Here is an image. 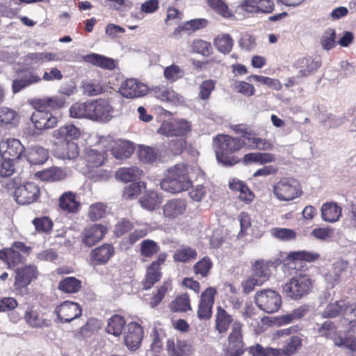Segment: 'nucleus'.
Masks as SVG:
<instances>
[{
  "mask_svg": "<svg viewBox=\"0 0 356 356\" xmlns=\"http://www.w3.org/2000/svg\"><path fill=\"white\" fill-rule=\"evenodd\" d=\"M114 108L108 99L99 98L86 102H76L70 108L73 118H87L92 121L107 122L113 118Z\"/></svg>",
  "mask_w": 356,
  "mask_h": 356,
  "instance_id": "1",
  "label": "nucleus"
},
{
  "mask_svg": "<svg viewBox=\"0 0 356 356\" xmlns=\"http://www.w3.org/2000/svg\"><path fill=\"white\" fill-rule=\"evenodd\" d=\"M217 161L224 166H234L241 161L238 152L245 146V140L238 136L218 134L213 138Z\"/></svg>",
  "mask_w": 356,
  "mask_h": 356,
  "instance_id": "2",
  "label": "nucleus"
},
{
  "mask_svg": "<svg viewBox=\"0 0 356 356\" xmlns=\"http://www.w3.org/2000/svg\"><path fill=\"white\" fill-rule=\"evenodd\" d=\"M160 186L162 190L173 194L188 191L192 186L188 166L184 163H178L168 169Z\"/></svg>",
  "mask_w": 356,
  "mask_h": 356,
  "instance_id": "3",
  "label": "nucleus"
},
{
  "mask_svg": "<svg viewBox=\"0 0 356 356\" xmlns=\"http://www.w3.org/2000/svg\"><path fill=\"white\" fill-rule=\"evenodd\" d=\"M314 287V280L307 274L300 273L289 279L282 286L284 294L294 300H300L309 294Z\"/></svg>",
  "mask_w": 356,
  "mask_h": 356,
  "instance_id": "4",
  "label": "nucleus"
},
{
  "mask_svg": "<svg viewBox=\"0 0 356 356\" xmlns=\"http://www.w3.org/2000/svg\"><path fill=\"white\" fill-rule=\"evenodd\" d=\"M275 197L280 201L289 202L300 197L302 193L300 182L293 177H282L273 188Z\"/></svg>",
  "mask_w": 356,
  "mask_h": 356,
  "instance_id": "5",
  "label": "nucleus"
},
{
  "mask_svg": "<svg viewBox=\"0 0 356 356\" xmlns=\"http://www.w3.org/2000/svg\"><path fill=\"white\" fill-rule=\"evenodd\" d=\"M32 105L35 109L30 118L35 128L32 135H40L42 131L56 126L58 118L51 112L44 108H39L40 104L35 101Z\"/></svg>",
  "mask_w": 356,
  "mask_h": 356,
  "instance_id": "6",
  "label": "nucleus"
},
{
  "mask_svg": "<svg viewBox=\"0 0 356 356\" xmlns=\"http://www.w3.org/2000/svg\"><path fill=\"white\" fill-rule=\"evenodd\" d=\"M254 299L257 307L268 314L277 312L282 302L280 293L270 289L257 291Z\"/></svg>",
  "mask_w": 356,
  "mask_h": 356,
  "instance_id": "7",
  "label": "nucleus"
},
{
  "mask_svg": "<svg viewBox=\"0 0 356 356\" xmlns=\"http://www.w3.org/2000/svg\"><path fill=\"white\" fill-rule=\"evenodd\" d=\"M30 250L31 248L24 243L15 241L10 248L0 250V259L6 263L9 268H13L24 261V258L20 252L29 254Z\"/></svg>",
  "mask_w": 356,
  "mask_h": 356,
  "instance_id": "8",
  "label": "nucleus"
},
{
  "mask_svg": "<svg viewBox=\"0 0 356 356\" xmlns=\"http://www.w3.org/2000/svg\"><path fill=\"white\" fill-rule=\"evenodd\" d=\"M167 257L165 252L159 253L156 259L146 268L145 275L142 281L144 290L150 289L160 281L162 277L161 266L165 264Z\"/></svg>",
  "mask_w": 356,
  "mask_h": 356,
  "instance_id": "9",
  "label": "nucleus"
},
{
  "mask_svg": "<svg viewBox=\"0 0 356 356\" xmlns=\"http://www.w3.org/2000/svg\"><path fill=\"white\" fill-rule=\"evenodd\" d=\"M14 197L15 201L21 205L36 202L40 197V188L34 182H26L15 188Z\"/></svg>",
  "mask_w": 356,
  "mask_h": 356,
  "instance_id": "10",
  "label": "nucleus"
},
{
  "mask_svg": "<svg viewBox=\"0 0 356 356\" xmlns=\"http://www.w3.org/2000/svg\"><path fill=\"white\" fill-rule=\"evenodd\" d=\"M15 277L14 288L16 291L21 292L22 290L35 281L39 275L38 267L33 264L25 265L17 268L15 270Z\"/></svg>",
  "mask_w": 356,
  "mask_h": 356,
  "instance_id": "11",
  "label": "nucleus"
},
{
  "mask_svg": "<svg viewBox=\"0 0 356 356\" xmlns=\"http://www.w3.org/2000/svg\"><path fill=\"white\" fill-rule=\"evenodd\" d=\"M245 351L242 335V324L234 321L232 325V332L228 337V345L225 356H241Z\"/></svg>",
  "mask_w": 356,
  "mask_h": 356,
  "instance_id": "12",
  "label": "nucleus"
},
{
  "mask_svg": "<svg viewBox=\"0 0 356 356\" xmlns=\"http://www.w3.org/2000/svg\"><path fill=\"white\" fill-rule=\"evenodd\" d=\"M191 123L186 120L179 119L172 121H164L158 129V133L168 137H183L191 132Z\"/></svg>",
  "mask_w": 356,
  "mask_h": 356,
  "instance_id": "13",
  "label": "nucleus"
},
{
  "mask_svg": "<svg viewBox=\"0 0 356 356\" xmlns=\"http://www.w3.org/2000/svg\"><path fill=\"white\" fill-rule=\"evenodd\" d=\"M216 294V289L212 286L207 288L201 293L197 310V316L200 320L207 321L211 318Z\"/></svg>",
  "mask_w": 356,
  "mask_h": 356,
  "instance_id": "14",
  "label": "nucleus"
},
{
  "mask_svg": "<svg viewBox=\"0 0 356 356\" xmlns=\"http://www.w3.org/2000/svg\"><path fill=\"white\" fill-rule=\"evenodd\" d=\"M147 85L134 78L127 79L121 83L119 92L125 98L135 99L143 97L147 92Z\"/></svg>",
  "mask_w": 356,
  "mask_h": 356,
  "instance_id": "15",
  "label": "nucleus"
},
{
  "mask_svg": "<svg viewBox=\"0 0 356 356\" xmlns=\"http://www.w3.org/2000/svg\"><path fill=\"white\" fill-rule=\"evenodd\" d=\"M188 208L186 199L175 197L168 200L162 207L163 216L170 220H176L183 216Z\"/></svg>",
  "mask_w": 356,
  "mask_h": 356,
  "instance_id": "16",
  "label": "nucleus"
},
{
  "mask_svg": "<svg viewBox=\"0 0 356 356\" xmlns=\"http://www.w3.org/2000/svg\"><path fill=\"white\" fill-rule=\"evenodd\" d=\"M115 248L113 244L105 243L92 249L89 254L90 264L92 266L106 265L115 255Z\"/></svg>",
  "mask_w": 356,
  "mask_h": 356,
  "instance_id": "17",
  "label": "nucleus"
},
{
  "mask_svg": "<svg viewBox=\"0 0 356 356\" xmlns=\"http://www.w3.org/2000/svg\"><path fill=\"white\" fill-rule=\"evenodd\" d=\"M24 152L25 148L19 139L10 138L0 142V153L3 159L17 160Z\"/></svg>",
  "mask_w": 356,
  "mask_h": 356,
  "instance_id": "18",
  "label": "nucleus"
},
{
  "mask_svg": "<svg viewBox=\"0 0 356 356\" xmlns=\"http://www.w3.org/2000/svg\"><path fill=\"white\" fill-rule=\"evenodd\" d=\"M55 312L61 323H70L81 316L82 308L79 303L66 300L56 307Z\"/></svg>",
  "mask_w": 356,
  "mask_h": 356,
  "instance_id": "19",
  "label": "nucleus"
},
{
  "mask_svg": "<svg viewBox=\"0 0 356 356\" xmlns=\"http://www.w3.org/2000/svg\"><path fill=\"white\" fill-rule=\"evenodd\" d=\"M168 356H192L195 352L193 343L188 340L168 339L166 342Z\"/></svg>",
  "mask_w": 356,
  "mask_h": 356,
  "instance_id": "20",
  "label": "nucleus"
},
{
  "mask_svg": "<svg viewBox=\"0 0 356 356\" xmlns=\"http://www.w3.org/2000/svg\"><path fill=\"white\" fill-rule=\"evenodd\" d=\"M144 332L142 326L136 322H131L127 326L124 335L125 345L130 350L138 349L143 339Z\"/></svg>",
  "mask_w": 356,
  "mask_h": 356,
  "instance_id": "21",
  "label": "nucleus"
},
{
  "mask_svg": "<svg viewBox=\"0 0 356 356\" xmlns=\"http://www.w3.org/2000/svg\"><path fill=\"white\" fill-rule=\"evenodd\" d=\"M107 232L108 229L106 226L94 224L83 230L81 236V241L85 245L92 247L104 238Z\"/></svg>",
  "mask_w": 356,
  "mask_h": 356,
  "instance_id": "22",
  "label": "nucleus"
},
{
  "mask_svg": "<svg viewBox=\"0 0 356 356\" xmlns=\"http://www.w3.org/2000/svg\"><path fill=\"white\" fill-rule=\"evenodd\" d=\"M42 79L32 70L24 69L18 72V78L14 79L12 83L13 93H17L26 87L39 83Z\"/></svg>",
  "mask_w": 356,
  "mask_h": 356,
  "instance_id": "23",
  "label": "nucleus"
},
{
  "mask_svg": "<svg viewBox=\"0 0 356 356\" xmlns=\"http://www.w3.org/2000/svg\"><path fill=\"white\" fill-rule=\"evenodd\" d=\"M245 140V146L249 149H259L261 151H268L273 149V144L266 138L258 136V134L252 129L248 130L245 135L239 136Z\"/></svg>",
  "mask_w": 356,
  "mask_h": 356,
  "instance_id": "24",
  "label": "nucleus"
},
{
  "mask_svg": "<svg viewBox=\"0 0 356 356\" xmlns=\"http://www.w3.org/2000/svg\"><path fill=\"white\" fill-rule=\"evenodd\" d=\"M53 151L58 158L62 159H74L79 155V146L73 141H58L55 143Z\"/></svg>",
  "mask_w": 356,
  "mask_h": 356,
  "instance_id": "25",
  "label": "nucleus"
},
{
  "mask_svg": "<svg viewBox=\"0 0 356 356\" xmlns=\"http://www.w3.org/2000/svg\"><path fill=\"white\" fill-rule=\"evenodd\" d=\"M24 319L29 326L35 329L49 327L51 325V319L44 313L33 309L26 311Z\"/></svg>",
  "mask_w": 356,
  "mask_h": 356,
  "instance_id": "26",
  "label": "nucleus"
},
{
  "mask_svg": "<svg viewBox=\"0 0 356 356\" xmlns=\"http://www.w3.org/2000/svg\"><path fill=\"white\" fill-rule=\"evenodd\" d=\"M350 308V302L345 300H331L321 312V316L324 318H334L341 315L346 316Z\"/></svg>",
  "mask_w": 356,
  "mask_h": 356,
  "instance_id": "27",
  "label": "nucleus"
},
{
  "mask_svg": "<svg viewBox=\"0 0 356 356\" xmlns=\"http://www.w3.org/2000/svg\"><path fill=\"white\" fill-rule=\"evenodd\" d=\"M229 188L232 191L238 193V199L245 204H250L254 198V193L243 181L236 178L232 179L229 182Z\"/></svg>",
  "mask_w": 356,
  "mask_h": 356,
  "instance_id": "28",
  "label": "nucleus"
},
{
  "mask_svg": "<svg viewBox=\"0 0 356 356\" xmlns=\"http://www.w3.org/2000/svg\"><path fill=\"white\" fill-rule=\"evenodd\" d=\"M321 218L323 221L334 223L342 216V208L335 202H326L321 208Z\"/></svg>",
  "mask_w": 356,
  "mask_h": 356,
  "instance_id": "29",
  "label": "nucleus"
},
{
  "mask_svg": "<svg viewBox=\"0 0 356 356\" xmlns=\"http://www.w3.org/2000/svg\"><path fill=\"white\" fill-rule=\"evenodd\" d=\"M273 263L264 259L255 261L252 264V275L255 277L262 284L267 282L271 275V269Z\"/></svg>",
  "mask_w": 356,
  "mask_h": 356,
  "instance_id": "30",
  "label": "nucleus"
},
{
  "mask_svg": "<svg viewBox=\"0 0 356 356\" xmlns=\"http://www.w3.org/2000/svg\"><path fill=\"white\" fill-rule=\"evenodd\" d=\"M24 156L31 165H42L49 158L48 150L39 145H31L24 152Z\"/></svg>",
  "mask_w": 356,
  "mask_h": 356,
  "instance_id": "31",
  "label": "nucleus"
},
{
  "mask_svg": "<svg viewBox=\"0 0 356 356\" xmlns=\"http://www.w3.org/2000/svg\"><path fill=\"white\" fill-rule=\"evenodd\" d=\"M83 59L86 63L108 70H113L118 65V62L113 58L95 53L84 56Z\"/></svg>",
  "mask_w": 356,
  "mask_h": 356,
  "instance_id": "32",
  "label": "nucleus"
},
{
  "mask_svg": "<svg viewBox=\"0 0 356 356\" xmlns=\"http://www.w3.org/2000/svg\"><path fill=\"white\" fill-rule=\"evenodd\" d=\"M59 207L61 210L67 213H76L81 207L77 195L72 191L63 193L59 197Z\"/></svg>",
  "mask_w": 356,
  "mask_h": 356,
  "instance_id": "33",
  "label": "nucleus"
},
{
  "mask_svg": "<svg viewBox=\"0 0 356 356\" xmlns=\"http://www.w3.org/2000/svg\"><path fill=\"white\" fill-rule=\"evenodd\" d=\"M81 136L80 129L73 124H65L53 132V137L58 140L73 141Z\"/></svg>",
  "mask_w": 356,
  "mask_h": 356,
  "instance_id": "34",
  "label": "nucleus"
},
{
  "mask_svg": "<svg viewBox=\"0 0 356 356\" xmlns=\"http://www.w3.org/2000/svg\"><path fill=\"white\" fill-rule=\"evenodd\" d=\"M163 196L155 191H147L139 198L138 202L146 210L154 211L159 208Z\"/></svg>",
  "mask_w": 356,
  "mask_h": 356,
  "instance_id": "35",
  "label": "nucleus"
},
{
  "mask_svg": "<svg viewBox=\"0 0 356 356\" xmlns=\"http://www.w3.org/2000/svg\"><path fill=\"white\" fill-rule=\"evenodd\" d=\"M233 316L221 306L216 307L215 328L220 334L226 333L233 323Z\"/></svg>",
  "mask_w": 356,
  "mask_h": 356,
  "instance_id": "36",
  "label": "nucleus"
},
{
  "mask_svg": "<svg viewBox=\"0 0 356 356\" xmlns=\"http://www.w3.org/2000/svg\"><path fill=\"white\" fill-rule=\"evenodd\" d=\"M320 259V254L316 252L300 250L290 252L284 261L286 264L291 265L295 264L296 261H305V262H314Z\"/></svg>",
  "mask_w": 356,
  "mask_h": 356,
  "instance_id": "37",
  "label": "nucleus"
},
{
  "mask_svg": "<svg viewBox=\"0 0 356 356\" xmlns=\"http://www.w3.org/2000/svg\"><path fill=\"white\" fill-rule=\"evenodd\" d=\"M320 66L321 63L311 57L300 58L296 63V68L300 69L296 77H307L316 72Z\"/></svg>",
  "mask_w": 356,
  "mask_h": 356,
  "instance_id": "38",
  "label": "nucleus"
},
{
  "mask_svg": "<svg viewBox=\"0 0 356 356\" xmlns=\"http://www.w3.org/2000/svg\"><path fill=\"white\" fill-rule=\"evenodd\" d=\"M308 308L306 306H300L293 309L291 312L275 316L273 323L277 326L281 327L293 323L295 320H298L303 317Z\"/></svg>",
  "mask_w": 356,
  "mask_h": 356,
  "instance_id": "39",
  "label": "nucleus"
},
{
  "mask_svg": "<svg viewBox=\"0 0 356 356\" xmlns=\"http://www.w3.org/2000/svg\"><path fill=\"white\" fill-rule=\"evenodd\" d=\"M152 92L158 99L162 102L177 103L180 100L178 93L172 88L163 85L152 87Z\"/></svg>",
  "mask_w": 356,
  "mask_h": 356,
  "instance_id": "40",
  "label": "nucleus"
},
{
  "mask_svg": "<svg viewBox=\"0 0 356 356\" xmlns=\"http://www.w3.org/2000/svg\"><path fill=\"white\" fill-rule=\"evenodd\" d=\"M143 173V170L137 166L120 168L116 171L115 177L123 182L133 183L140 179Z\"/></svg>",
  "mask_w": 356,
  "mask_h": 356,
  "instance_id": "41",
  "label": "nucleus"
},
{
  "mask_svg": "<svg viewBox=\"0 0 356 356\" xmlns=\"http://www.w3.org/2000/svg\"><path fill=\"white\" fill-rule=\"evenodd\" d=\"M34 101L40 104L39 108H44L50 112L63 108L66 103L65 96L63 94Z\"/></svg>",
  "mask_w": 356,
  "mask_h": 356,
  "instance_id": "42",
  "label": "nucleus"
},
{
  "mask_svg": "<svg viewBox=\"0 0 356 356\" xmlns=\"http://www.w3.org/2000/svg\"><path fill=\"white\" fill-rule=\"evenodd\" d=\"M137 155L140 161L145 164H152L161 156L158 149L145 145H139Z\"/></svg>",
  "mask_w": 356,
  "mask_h": 356,
  "instance_id": "43",
  "label": "nucleus"
},
{
  "mask_svg": "<svg viewBox=\"0 0 356 356\" xmlns=\"http://www.w3.org/2000/svg\"><path fill=\"white\" fill-rule=\"evenodd\" d=\"M107 154L106 151H97L93 149H86L85 159L87 166L90 168H95L102 166L106 161Z\"/></svg>",
  "mask_w": 356,
  "mask_h": 356,
  "instance_id": "44",
  "label": "nucleus"
},
{
  "mask_svg": "<svg viewBox=\"0 0 356 356\" xmlns=\"http://www.w3.org/2000/svg\"><path fill=\"white\" fill-rule=\"evenodd\" d=\"M275 160V156L273 154L268 152H250L245 154L241 161L245 165L252 163H259L264 165L268 163H271Z\"/></svg>",
  "mask_w": 356,
  "mask_h": 356,
  "instance_id": "45",
  "label": "nucleus"
},
{
  "mask_svg": "<svg viewBox=\"0 0 356 356\" xmlns=\"http://www.w3.org/2000/svg\"><path fill=\"white\" fill-rule=\"evenodd\" d=\"M134 149L135 147L133 143L124 140L113 147L111 154L116 159L124 160L132 155Z\"/></svg>",
  "mask_w": 356,
  "mask_h": 356,
  "instance_id": "46",
  "label": "nucleus"
},
{
  "mask_svg": "<svg viewBox=\"0 0 356 356\" xmlns=\"http://www.w3.org/2000/svg\"><path fill=\"white\" fill-rule=\"evenodd\" d=\"M37 177L45 181H58L64 179L67 175L60 168L51 167L39 171L36 173Z\"/></svg>",
  "mask_w": 356,
  "mask_h": 356,
  "instance_id": "47",
  "label": "nucleus"
},
{
  "mask_svg": "<svg viewBox=\"0 0 356 356\" xmlns=\"http://www.w3.org/2000/svg\"><path fill=\"white\" fill-rule=\"evenodd\" d=\"M169 308L172 312H187L192 310L189 295L187 293L178 295L170 303Z\"/></svg>",
  "mask_w": 356,
  "mask_h": 356,
  "instance_id": "48",
  "label": "nucleus"
},
{
  "mask_svg": "<svg viewBox=\"0 0 356 356\" xmlns=\"http://www.w3.org/2000/svg\"><path fill=\"white\" fill-rule=\"evenodd\" d=\"M197 252L195 248L188 245H182L173 254L175 262L188 263L197 259Z\"/></svg>",
  "mask_w": 356,
  "mask_h": 356,
  "instance_id": "49",
  "label": "nucleus"
},
{
  "mask_svg": "<svg viewBox=\"0 0 356 356\" xmlns=\"http://www.w3.org/2000/svg\"><path fill=\"white\" fill-rule=\"evenodd\" d=\"M303 335L301 334L293 335L286 341L282 350L284 356H292L296 354L302 346Z\"/></svg>",
  "mask_w": 356,
  "mask_h": 356,
  "instance_id": "50",
  "label": "nucleus"
},
{
  "mask_svg": "<svg viewBox=\"0 0 356 356\" xmlns=\"http://www.w3.org/2000/svg\"><path fill=\"white\" fill-rule=\"evenodd\" d=\"M125 323L126 321L122 316L115 314L108 319L106 331L108 334L118 337L122 334Z\"/></svg>",
  "mask_w": 356,
  "mask_h": 356,
  "instance_id": "51",
  "label": "nucleus"
},
{
  "mask_svg": "<svg viewBox=\"0 0 356 356\" xmlns=\"http://www.w3.org/2000/svg\"><path fill=\"white\" fill-rule=\"evenodd\" d=\"M171 290L172 281L170 280L164 281L162 284L156 289V291L153 293L149 299V306L152 308H154L158 306L161 302L166 293Z\"/></svg>",
  "mask_w": 356,
  "mask_h": 356,
  "instance_id": "52",
  "label": "nucleus"
},
{
  "mask_svg": "<svg viewBox=\"0 0 356 356\" xmlns=\"http://www.w3.org/2000/svg\"><path fill=\"white\" fill-rule=\"evenodd\" d=\"M81 282L74 277H67L61 280L58 286V290L65 293H75L80 291Z\"/></svg>",
  "mask_w": 356,
  "mask_h": 356,
  "instance_id": "53",
  "label": "nucleus"
},
{
  "mask_svg": "<svg viewBox=\"0 0 356 356\" xmlns=\"http://www.w3.org/2000/svg\"><path fill=\"white\" fill-rule=\"evenodd\" d=\"M159 243L152 239L143 240L140 243V254L144 258L151 259L160 252Z\"/></svg>",
  "mask_w": 356,
  "mask_h": 356,
  "instance_id": "54",
  "label": "nucleus"
},
{
  "mask_svg": "<svg viewBox=\"0 0 356 356\" xmlns=\"http://www.w3.org/2000/svg\"><path fill=\"white\" fill-rule=\"evenodd\" d=\"M213 44L216 49L224 54H229L233 47L234 40L228 33L218 35L213 40Z\"/></svg>",
  "mask_w": 356,
  "mask_h": 356,
  "instance_id": "55",
  "label": "nucleus"
},
{
  "mask_svg": "<svg viewBox=\"0 0 356 356\" xmlns=\"http://www.w3.org/2000/svg\"><path fill=\"white\" fill-rule=\"evenodd\" d=\"M319 336L330 339L334 343L337 338H341L335 323L331 321H326L318 328Z\"/></svg>",
  "mask_w": 356,
  "mask_h": 356,
  "instance_id": "56",
  "label": "nucleus"
},
{
  "mask_svg": "<svg viewBox=\"0 0 356 356\" xmlns=\"http://www.w3.org/2000/svg\"><path fill=\"white\" fill-rule=\"evenodd\" d=\"M17 113L8 107H0V127L13 126L17 120Z\"/></svg>",
  "mask_w": 356,
  "mask_h": 356,
  "instance_id": "57",
  "label": "nucleus"
},
{
  "mask_svg": "<svg viewBox=\"0 0 356 356\" xmlns=\"http://www.w3.org/2000/svg\"><path fill=\"white\" fill-rule=\"evenodd\" d=\"M212 267V260L209 257L205 256L194 264L193 270L196 275L203 278L208 276Z\"/></svg>",
  "mask_w": 356,
  "mask_h": 356,
  "instance_id": "58",
  "label": "nucleus"
},
{
  "mask_svg": "<svg viewBox=\"0 0 356 356\" xmlns=\"http://www.w3.org/2000/svg\"><path fill=\"white\" fill-rule=\"evenodd\" d=\"M184 76V70L176 64L167 66L163 70V76L170 83L181 79Z\"/></svg>",
  "mask_w": 356,
  "mask_h": 356,
  "instance_id": "59",
  "label": "nucleus"
},
{
  "mask_svg": "<svg viewBox=\"0 0 356 356\" xmlns=\"http://www.w3.org/2000/svg\"><path fill=\"white\" fill-rule=\"evenodd\" d=\"M271 235L282 241H290L295 240L297 236V233L294 229L274 227L270 230Z\"/></svg>",
  "mask_w": 356,
  "mask_h": 356,
  "instance_id": "60",
  "label": "nucleus"
},
{
  "mask_svg": "<svg viewBox=\"0 0 356 356\" xmlns=\"http://www.w3.org/2000/svg\"><path fill=\"white\" fill-rule=\"evenodd\" d=\"M145 187L144 182H133L124 187L122 197L126 200H131L137 198L141 193L142 188Z\"/></svg>",
  "mask_w": 356,
  "mask_h": 356,
  "instance_id": "61",
  "label": "nucleus"
},
{
  "mask_svg": "<svg viewBox=\"0 0 356 356\" xmlns=\"http://www.w3.org/2000/svg\"><path fill=\"white\" fill-rule=\"evenodd\" d=\"M191 51L193 53L209 56L212 53V46L210 42L201 39L194 40L191 44Z\"/></svg>",
  "mask_w": 356,
  "mask_h": 356,
  "instance_id": "62",
  "label": "nucleus"
},
{
  "mask_svg": "<svg viewBox=\"0 0 356 356\" xmlns=\"http://www.w3.org/2000/svg\"><path fill=\"white\" fill-rule=\"evenodd\" d=\"M209 6L216 13L225 18H229L233 16L231 10H229L227 5L222 0H208Z\"/></svg>",
  "mask_w": 356,
  "mask_h": 356,
  "instance_id": "63",
  "label": "nucleus"
},
{
  "mask_svg": "<svg viewBox=\"0 0 356 356\" xmlns=\"http://www.w3.org/2000/svg\"><path fill=\"white\" fill-rule=\"evenodd\" d=\"M334 345L348 350L351 356H356V337L337 338L334 340Z\"/></svg>",
  "mask_w": 356,
  "mask_h": 356,
  "instance_id": "64",
  "label": "nucleus"
}]
</instances>
